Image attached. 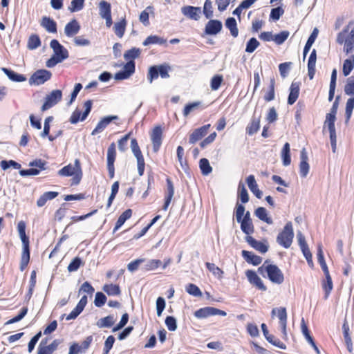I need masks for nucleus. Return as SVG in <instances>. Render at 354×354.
<instances>
[{
  "instance_id": "obj_1",
  "label": "nucleus",
  "mask_w": 354,
  "mask_h": 354,
  "mask_svg": "<svg viewBox=\"0 0 354 354\" xmlns=\"http://www.w3.org/2000/svg\"><path fill=\"white\" fill-rule=\"evenodd\" d=\"M336 41L344 45V52L349 54L354 50V22L350 21L337 35Z\"/></svg>"
},
{
  "instance_id": "obj_2",
  "label": "nucleus",
  "mask_w": 354,
  "mask_h": 354,
  "mask_svg": "<svg viewBox=\"0 0 354 354\" xmlns=\"http://www.w3.org/2000/svg\"><path fill=\"white\" fill-rule=\"evenodd\" d=\"M58 174L62 176H73L71 185H77L82 178V170L80 161L75 159L74 164H69L58 171Z\"/></svg>"
},
{
  "instance_id": "obj_3",
  "label": "nucleus",
  "mask_w": 354,
  "mask_h": 354,
  "mask_svg": "<svg viewBox=\"0 0 354 354\" xmlns=\"http://www.w3.org/2000/svg\"><path fill=\"white\" fill-rule=\"evenodd\" d=\"M259 270L260 272L265 270L268 274V279L272 283L281 284L284 281L283 274L276 265L267 264V261H266L263 266L259 268Z\"/></svg>"
},
{
  "instance_id": "obj_4",
  "label": "nucleus",
  "mask_w": 354,
  "mask_h": 354,
  "mask_svg": "<svg viewBox=\"0 0 354 354\" xmlns=\"http://www.w3.org/2000/svg\"><path fill=\"white\" fill-rule=\"evenodd\" d=\"M294 232L291 222L286 224L283 230L277 237V242L285 248H289L292 243Z\"/></svg>"
},
{
  "instance_id": "obj_5",
  "label": "nucleus",
  "mask_w": 354,
  "mask_h": 354,
  "mask_svg": "<svg viewBox=\"0 0 354 354\" xmlns=\"http://www.w3.org/2000/svg\"><path fill=\"white\" fill-rule=\"evenodd\" d=\"M170 70V66L166 64L151 66L149 68L147 80L150 83H152L153 80L157 79L159 75L163 79L169 78V71Z\"/></svg>"
},
{
  "instance_id": "obj_6",
  "label": "nucleus",
  "mask_w": 354,
  "mask_h": 354,
  "mask_svg": "<svg viewBox=\"0 0 354 354\" xmlns=\"http://www.w3.org/2000/svg\"><path fill=\"white\" fill-rule=\"evenodd\" d=\"M93 102L92 100H87L84 104V107L85 109L84 113L81 114V111L76 109L73 113H72V115L70 118V122L71 124H76L80 120L84 121L87 116L88 115L89 113L91 112V108H92Z\"/></svg>"
},
{
  "instance_id": "obj_7",
  "label": "nucleus",
  "mask_w": 354,
  "mask_h": 354,
  "mask_svg": "<svg viewBox=\"0 0 354 354\" xmlns=\"http://www.w3.org/2000/svg\"><path fill=\"white\" fill-rule=\"evenodd\" d=\"M62 97V93L60 90H53L45 97V102L41 106V111H45L57 104Z\"/></svg>"
},
{
  "instance_id": "obj_8",
  "label": "nucleus",
  "mask_w": 354,
  "mask_h": 354,
  "mask_svg": "<svg viewBox=\"0 0 354 354\" xmlns=\"http://www.w3.org/2000/svg\"><path fill=\"white\" fill-rule=\"evenodd\" d=\"M51 73L47 70H38L29 79L30 84L41 85L50 80Z\"/></svg>"
},
{
  "instance_id": "obj_9",
  "label": "nucleus",
  "mask_w": 354,
  "mask_h": 354,
  "mask_svg": "<svg viewBox=\"0 0 354 354\" xmlns=\"http://www.w3.org/2000/svg\"><path fill=\"white\" fill-rule=\"evenodd\" d=\"M135 72L134 61L127 62L123 67V70L115 74L114 78L116 80H123L128 79Z\"/></svg>"
},
{
  "instance_id": "obj_10",
  "label": "nucleus",
  "mask_w": 354,
  "mask_h": 354,
  "mask_svg": "<svg viewBox=\"0 0 354 354\" xmlns=\"http://www.w3.org/2000/svg\"><path fill=\"white\" fill-rule=\"evenodd\" d=\"M50 48L53 50L54 57L64 61L68 57V52L59 42L56 39H53L50 44Z\"/></svg>"
},
{
  "instance_id": "obj_11",
  "label": "nucleus",
  "mask_w": 354,
  "mask_h": 354,
  "mask_svg": "<svg viewBox=\"0 0 354 354\" xmlns=\"http://www.w3.org/2000/svg\"><path fill=\"white\" fill-rule=\"evenodd\" d=\"M181 12L187 18L197 21L200 18L201 9L200 7L185 6L181 8Z\"/></svg>"
},
{
  "instance_id": "obj_12",
  "label": "nucleus",
  "mask_w": 354,
  "mask_h": 354,
  "mask_svg": "<svg viewBox=\"0 0 354 354\" xmlns=\"http://www.w3.org/2000/svg\"><path fill=\"white\" fill-rule=\"evenodd\" d=\"M162 129L160 127H156L151 134V140L153 144V149L154 152H157L162 144Z\"/></svg>"
},
{
  "instance_id": "obj_13",
  "label": "nucleus",
  "mask_w": 354,
  "mask_h": 354,
  "mask_svg": "<svg viewBox=\"0 0 354 354\" xmlns=\"http://www.w3.org/2000/svg\"><path fill=\"white\" fill-rule=\"evenodd\" d=\"M245 274L250 283L255 286L259 290L263 291L266 290V287L264 286L261 279L257 274L254 271L248 270Z\"/></svg>"
},
{
  "instance_id": "obj_14",
  "label": "nucleus",
  "mask_w": 354,
  "mask_h": 354,
  "mask_svg": "<svg viewBox=\"0 0 354 354\" xmlns=\"http://www.w3.org/2000/svg\"><path fill=\"white\" fill-rule=\"evenodd\" d=\"M88 301L87 296L84 295L76 307L67 315L66 320L75 319L84 310Z\"/></svg>"
},
{
  "instance_id": "obj_15",
  "label": "nucleus",
  "mask_w": 354,
  "mask_h": 354,
  "mask_svg": "<svg viewBox=\"0 0 354 354\" xmlns=\"http://www.w3.org/2000/svg\"><path fill=\"white\" fill-rule=\"evenodd\" d=\"M88 301L87 296L84 295L76 307L67 315L66 320L75 319L84 310Z\"/></svg>"
},
{
  "instance_id": "obj_16",
  "label": "nucleus",
  "mask_w": 354,
  "mask_h": 354,
  "mask_svg": "<svg viewBox=\"0 0 354 354\" xmlns=\"http://www.w3.org/2000/svg\"><path fill=\"white\" fill-rule=\"evenodd\" d=\"M88 301L87 296L84 295L76 307L67 315L66 320L75 319L84 310Z\"/></svg>"
},
{
  "instance_id": "obj_17",
  "label": "nucleus",
  "mask_w": 354,
  "mask_h": 354,
  "mask_svg": "<svg viewBox=\"0 0 354 354\" xmlns=\"http://www.w3.org/2000/svg\"><path fill=\"white\" fill-rule=\"evenodd\" d=\"M300 158L299 172L301 176L305 178L308 174L310 166L308 163L307 152L304 148L301 151Z\"/></svg>"
},
{
  "instance_id": "obj_18",
  "label": "nucleus",
  "mask_w": 354,
  "mask_h": 354,
  "mask_svg": "<svg viewBox=\"0 0 354 354\" xmlns=\"http://www.w3.org/2000/svg\"><path fill=\"white\" fill-rule=\"evenodd\" d=\"M222 29V23L218 20H209L205 26V32L207 35H214Z\"/></svg>"
},
{
  "instance_id": "obj_19",
  "label": "nucleus",
  "mask_w": 354,
  "mask_h": 354,
  "mask_svg": "<svg viewBox=\"0 0 354 354\" xmlns=\"http://www.w3.org/2000/svg\"><path fill=\"white\" fill-rule=\"evenodd\" d=\"M80 30V25L76 19H73L64 28V33L68 37H73L77 35Z\"/></svg>"
},
{
  "instance_id": "obj_20",
  "label": "nucleus",
  "mask_w": 354,
  "mask_h": 354,
  "mask_svg": "<svg viewBox=\"0 0 354 354\" xmlns=\"http://www.w3.org/2000/svg\"><path fill=\"white\" fill-rule=\"evenodd\" d=\"M210 127V124L204 125L198 129H195L189 136V142L194 144L205 136Z\"/></svg>"
},
{
  "instance_id": "obj_21",
  "label": "nucleus",
  "mask_w": 354,
  "mask_h": 354,
  "mask_svg": "<svg viewBox=\"0 0 354 354\" xmlns=\"http://www.w3.org/2000/svg\"><path fill=\"white\" fill-rule=\"evenodd\" d=\"M118 116H106L102 118L97 124L96 127L93 130L91 134L96 135L101 133L113 120H117Z\"/></svg>"
},
{
  "instance_id": "obj_22",
  "label": "nucleus",
  "mask_w": 354,
  "mask_h": 354,
  "mask_svg": "<svg viewBox=\"0 0 354 354\" xmlns=\"http://www.w3.org/2000/svg\"><path fill=\"white\" fill-rule=\"evenodd\" d=\"M246 241L250 246L261 253H266L268 250V245L261 241H257L250 236L246 237Z\"/></svg>"
},
{
  "instance_id": "obj_23",
  "label": "nucleus",
  "mask_w": 354,
  "mask_h": 354,
  "mask_svg": "<svg viewBox=\"0 0 354 354\" xmlns=\"http://www.w3.org/2000/svg\"><path fill=\"white\" fill-rule=\"evenodd\" d=\"M246 182L249 189L253 193V194H254L257 198H261L263 193L258 188V185L255 180L254 176L253 175H250L248 176Z\"/></svg>"
},
{
  "instance_id": "obj_24",
  "label": "nucleus",
  "mask_w": 354,
  "mask_h": 354,
  "mask_svg": "<svg viewBox=\"0 0 354 354\" xmlns=\"http://www.w3.org/2000/svg\"><path fill=\"white\" fill-rule=\"evenodd\" d=\"M299 94V83L293 82L290 88V93L288 98V104H293L297 100Z\"/></svg>"
},
{
  "instance_id": "obj_25",
  "label": "nucleus",
  "mask_w": 354,
  "mask_h": 354,
  "mask_svg": "<svg viewBox=\"0 0 354 354\" xmlns=\"http://www.w3.org/2000/svg\"><path fill=\"white\" fill-rule=\"evenodd\" d=\"M40 24L47 32L51 33L57 32V24L50 17H43Z\"/></svg>"
},
{
  "instance_id": "obj_26",
  "label": "nucleus",
  "mask_w": 354,
  "mask_h": 354,
  "mask_svg": "<svg viewBox=\"0 0 354 354\" xmlns=\"http://www.w3.org/2000/svg\"><path fill=\"white\" fill-rule=\"evenodd\" d=\"M167 192L165 196V204L162 207L164 210L167 209L174 194V187L171 180L169 178L167 179Z\"/></svg>"
},
{
  "instance_id": "obj_27",
  "label": "nucleus",
  "mask_w": 354,
  "mask_h": 354,
  "mask_svg": "<svg viewBox=\"0 0 354 354\" xmlns=\"http://www.w3.org/2000/svg\"><path fill=\"white\" fill-rule=\"evenodd\" d=\"M242 256L247 262L252 263L254 266H258L262 261L261 257L246 250L242 251Z\"/></svg>"
},
{
  "instance_id": "obj_28",
  "label": "nucleus",
  "mask_w": 354,
  "mask_h": 354,
  "mask_svg": "<svg viewBox=\"0 0 354 354\" xmlns=\"http://www.w3.org/2000/svg\"><path fill=\"white\" fill-rule=\"evenodd\" d=\"M2 71L12 82H22L26 80V77L24 75L17 73L12 70L8 69L6 68H2Z\"/></svg>"
},
{
  "instance_id": "obj_29",
  "label": "nucleus",
  "mask_w": 354,
  "mask_h": 354,
  "mask_svg": "<svg viewBox=\"0 0 354 354\" xmlns=\"http://www.w3.org/2000/svg\"><path fill=\"white\" fill-rule=\"evenodd\" d=\"M255 216L259 218L261 221L266 222L268 224H272L273 221L270 216L268 215V212L266 208L260 207H258L254 212Z\"/></svg>"
},
{
  "instance_id": "obj_30",
  "label": "nucleus",
  "mask_w": 354,
  "mask_h": 354,
  "mask_svg": "<svg viewBox=\"0 0 354 354\" xmlns=\"http://www.w3.org/2000/svg\"><path fill=\"white\" fill-rule=\"evenodd\" d=\"M290 147L288 142H286L281 152V156L284 166H288L291 163Z\"/></svg>"
},
{
  "instance_id": "obj_31",
  "label": "nucleus",
  "mask_w": 354,
  "mask_h": 354,
  "mask_svg": "<svg viewBox=\"0 0 354 354\" xmlns=\"http://www.w3.org/2000/svg\"><path fill=\"white\" fill-rule=\"evenodd\" d=\"M317 35H318V30L317 28H315L313 31V32L311 33V35H310V37H308V40H307V42L304 46V60L306 58V56L307 55V53H308V51L310 50L312 45L313 44V43L315 42L317 37Z\"/></svg>"
},
{
  "instance_id": "obj_32",
  "label": "nucleus",
  "mask_w": 354,
  "mask_h": 354,
  "mask_svg": "<svg viewBox=\"0 0 354 354\" xmlns=\"http://www.w3.org/2000/svg\"><path fill=\"white\" fill-rule=\"evenodd\" d=\"M354 67V55L344 60L343 64L342 73L344 76H348Z\"/></svg>"
},
{
  "instance_id": "obj_33",
  "label": "nucleus",
  "mask_w": 354,
  "mask_h": 354,
  "mask_svg": "<svg viewBox=\"0 0 354 354\" xmlns=\"http://www.w3.org/2000/svg\"><path fill=\"white\" fill-rule=\"evenodd\" d=\"M272 315H277L279 319V324L287 322L286 309L283 307L274 308L272 310Z\"/></svg>"
},
{
  "instance_id": "obj_34",
  "label": "nucleus",
  "mask_w": 354,
  "mask_h": 354,
  "mask_svg": "<svg viewBox=\"0 0 354 354\" xmlns=\"http://www.w3.org/2000/svg\"><path fill=\"white\" fill-rule=\"evenodd\" d=\"M213 315V307H205L194 312V316L198 319L207 318Z\"/></svg>"
},
{
  "instance_id": "obj_35",
  "label": "nucleus",
  "mask_w": 354,
  "mask_h": 354,
  "mask_svg": "<svg viewBox=\"0 0 354 354\" xmlns=\"http://www.w3.org/2000/svg\"><path fill=\"white\" fill-rule=\"evenodd\" d=\"M132 215V211L130 209L124 211L118 218L115 226L114 227V231L118 230L119 228L122 227V225L125 223V221L129 219Z\"/></svg>"
},
{
  "instance_id": "obj_36",
  "label": "nucleus",
  "mask_w": 354,
  "mask_h": 354,
  "mask_svg": "<svg viewBox=\"0 0 354 354\" xmlns=\"http://www.w3.org/2000/svg\"><path fill=\"white\" fill-rule=\"evenodd\" d=\"M225 26L230 30L231 35L236 37L239 34L236 19L233 17L228 18L225 21Z\"/></svg>"
},
{
  "instance_id": "obj_37",
  "label": "nucleus",
  "mask_w": 354,
  "mask_h": 354,
  "mask_svg": "<svg viewBox=\"0 0 354 354\" xmlns=\"http://www.w3.org/2000/svg\"><path fill=\"white\" fill-rule=\"evenodd\" d=\"M317 261L321 266V268L324 274H328L329 272L327 265L324 260V253L322 250V246L321 244L318 245L317 248Z\"/></svg>"
},
{
  "instance_id": "obj_38",
  "label": "nucleus",
  "mask_w": 354,
  "mask_h": 354,
  "mask_svg": "<svg viewBox=\"0 0 354 354\" xmlns=\"http://www.w3.org/2000/svg\"><path fill=\"white\" fill-rule=\"evenodd\" d=\"M102 289L109 296H116L120 294V288L118 285L105 284Z\"/></svg>"
},
{
  "instance_id": "obj_39",
  "label": "nucleus",
  "mask_w": 354,
  "mask_h": 354,
  "mask_svg": "<svg viewBox=\"0 0 354 354\" xmlns=\"http://www.w3.org/2000/svg\"><path fill=\"white\" fill-rule=\"evenodd\" d=\"M115 322V319L113 315H109L104 318L100 319L97 322L96 325L99 328H109L113 325Z\"/></svg>"
},
{
  "instance_id": "obj_40",
  "label": "nucleus",
  "mask_w": 354,
  "mask_h": 354,
  "mask_svg": "<svg viewBox=\"0 0 354 354\" xmlns=\"http://www.w3.org/2000/svg\"><path fill=\"white\" fill-rule=\"evenodd\" d=\"M166 40L164 38L160 37L156 35H150L146 38L143 41L144 46H148L150 44H164Z\"/></svg>"
},
{
  "instance_id": "obj_41",
  "label": "nucleus",
  "mask_w": 354,
  "mask_h": 354,
  "mask_svg": "<svg viewBox=\"0 0 354 354\" xmlns=\"http://www.w3.org/2000/svg\"><path fill=\"white\" fill-rule=\"evenodd\" d=\"M238 196L243 203H246L249 201V196H248V191L242 182H240L239 184Z\"/></svg>"
},
{
  "instance_id": "obj_42",
  "label": "nucleus",
  "mask_w": 354,
  "mask_h": 354,
  "mask_svg": "<svg viewBox=\"0 0 354 354\" xmlns=\"http://www.w3.org/2000/svg\"><path fill=\"white\" fill-rule=\"evenodd\" d=\"M260 128V118H253L251 123L248 126L246 131L249 135L256 133Z\"/></svg>"
},
{
  "instance_id": "obj_43",
  "label": "nucleus",
  "mask_w": 354,
  "mask_h": 354,
  "mask_svg": "<svg viewBox=\"0 0 354 354\" xmlns=\"http://www.w3.org/2000/svg\"><path fill=\"white\" fill-rule=\"evenodd\" d=\"M140 55V48H132L127 50L124 54V58L126 61H133L134 59L138 58Z\"/></svg>"
},
{
  "instance_id": "obj_44",
  "label": "nucleus",
  "mask_w": 354,
  "mask_h": 354,
  "mask_svg": "<svg viewBox=\"0 0 354 354\" xmlns=\"http://www.w3.org/2000/svg\"><path fill=\"white\" fill-rule=\"evenodd\" d=\"M116 151L115 143H111L107 149V165H114Z\"/></svg>"
},
{
  "instance_id": "obj_45",
  "label": "nucleus",
  "mask_w": 354,
  "mask_h": 354,
  "mask_svg": "<svg viewBox=\"0 0 354 354\" xmlns=\"http://www.w3.org/2000/svg\"><path fill=\"white\" fill-rule=\"evenodd\" d=\"M100 15L102 18L107 17L111 15V5L106 1H102L100 3Z\"/></svg>"
},
{
  "instance_id": "obj_46",
  "label": "nucleus",
  "mask_w": 354,
  "mask_h": 354,
  "mask_svg": "<svg viewBox=\"0 0 354 354\" xmlns=\"http://www.w3.org/2000/svg\"><path fill=\"white\" fill-rule=\"evenodd\" d=\"M241 229L246 234L249 235L254 232V225L252 221H241Z\"/></svg>"
},
{
  "instance_id": "obj_47",
  "label": "nucleus",
  "mask_w": 354,
  "mask_h": 354,
  "mask_svg": "<svg viewBox=\"0 0 354 354\" xmlns=\"http://www.w3.org/2000/svg\"><path fill=\"white\" fill-rule=\"evenodd\" d=\"M200 169L203 175H208L212 171V168L209 165L207 159L202 158L200 160Z\"/></svg>"
},
{
  "instance_id": "obj_48",
  "label": "nucleus",
  "mask_w": 354,
  "mask_h": 354,
  "mask_svg": "<svg viewBox=\"0 0 354 354\" xmlns=\"http://www.w3.org/2000/svg\"><path fill=\"white\" fill-rule=\"evenodd\" d=\"M126 26V21L122 19L121 21L115 23L114 25V31L115 35L121 38L124 33Z\"/></svg>"
},
{
  "instance_id": "obj_49",
  "label": "nucleus",
  "mask_w": 354,
  "mask_h": 354,
  "mask_svg": "<svg viewBox=\"0 0 354 354\" xmlns=\"http://www.w3.org/2000/svg\"><path fill=\"white\" fill-rule=\"evenodd\" d=\"M344 92L348 95L354 96V76H351L347 79L346 84L344 86Z\"/></svg>"
},
{
  "instance_id": "obj_50",
  "label": "nucleus",
  "mask_w": 354,
  "mask_h": 354,
  "mask_svg": "<svg viewBox=\"0 0 354 354\" xmlns=\"http://www.w3.org/2000/svg\"><path fill=\"white\" fill-rule=\"evenodd\" d=\"M290 32L287 30L282 31L279 34L274 35V41L277 45L282 44L289 37Z\"/></svg>"
},
{
  "instance_id": "obj_51",
  "label": "nucleus",
  "mask_w": 354,
  "mask_h": 354,
  "mask_svg": "<svg viewBox=\"0 0 354 354\" xmlns=\"http://www.w3.org/2000/svg\"><path fill=\"white\" fill-rule=\"evenodd\" d=\"M274 85L275 82L274 79L270 80V86H269V91L266 93L264 96V100L267 102L272 101L274 99L275 94H274Z\"/></svg>"
},
{
  "instance_id": "obj_52",
  "label": "nucleus",
  "mask_w": 354,
  "mask_h": 354,
  "mask_svg": "<svg viewBox=\"0 0 354 354\" xmlns=\"http://www.w3.org/2000/svg\"><path fill=\"white\" fill-rule=\"evenodd\" d=\"M1 167L3 170H6L10 167H13L15 169H19L21 168V165L15 160H1L0 162Z\"/></svg>"
},
{
  "instance_id": "obj_53",
  "label": "nucleus",
  "mask_w": 354,
  "mask_h": 354,
  "mask_svg": "<svg viewBox=\"0 0 354 354\" xmlns=\"http://www.w3.org/2000/svg\"><path fill=\"white\" fill-rule=\"evenodd\" d=\"M41 44L39 37L36 35H31L28 41V48L29 49H35L38 48Z\"/></svg>"
},
{
  "instance_id": "obj_54",
  "label": "nucleus",
  "mask_w": 354,
  "mask_h": 354,
  "mask_svg": "<svg viewBox=\"0 0 354 354\" xmlns=\"http://www.w3.org/2000/svg\"><path fill=\"white\" fill-rule=\"evenodd\" d=\"M207 268L216 277L218 278H221L223 272L214 263L207 262L205 263Z\"/></svg>"
},
{
  "instance_id": "obj_55",
  "label": "nucleus",
  "mask_w": 354,
  "mask_h": 354,
  "mask_svg": "<svg viewBox=\"0 0 354 354\" xmlns=\"http://www.w3.org/2000/svg\"><path fill=\"white\" fill-rule=\"evenodd\" d=\"M84 0H73L71 3L68 10L71 12H78L84 7Z\"/></svg>"
},
{
  "instance_id": "obj_56",
  "label": "nucleus",
  "mask_w": 354,
  "mask_h": 354,
  "mask_svg": "<svg viewBox=\"0 0 354 354\" xmlns=\"http://www.w3.org/2000/svg\"><path fill=\"white\" fill-rule=\"evenodd\" d=\"M354 109V96L348 99L346 104V122H348L353 113V110Z\"/></svg>"
},
{
  "instance_id": "obj_57",
  "label": "nucleus",
  "mask_w": 354,
  "mask_h": 354,
  "mask_svg": "<svg viewBox=\"0 0 354 354\" xmlns=\"http://www.w3.org/2000/svg\"><path fill=\"white\" fill-rule=\"evenodd\" d=\"M201 104V102H194L193 103L187 104L183 110V115L187 117L190 113L198 109Z\"/></svg>"
},
{
  "instance_id": "obj_58",
  "label": "nucleus",
  "mask_w": 354,
  "mask_h": 354,
  "mask_svg": "<svg viewBox=\"0 0 354 354\" xmlns=\"http://www.w3.org/2000/svg\"><path fill=\"white\" fill-rule=\"evenodd\" d=\"M186 291L191 295L194 297H201L202 292L199 288L193 283H189L186 286Z\"/></svg>"
},
{
  "instance_id": "obj_59",
  "label": "nucleus",
  "mask_w": 354,
  "mask_h": 354,
  "mask_svg": "<svg viewBox=\"0 0 354 354\" xmlns=\"http://www.w3.org/2000/svg\"><path fill=\"white\" fill-rule=\"evenodd\" d=\"M131 148L133 153L138 160V158H142L143 156L138 146V142L136 139H132L131 141Z\"/></svg>"
},
{
  "instance_id": "obj_60",
  "label": "nucleus",
  "mask_w": 354,
  "mask_h": 354,
  "mask_svg": "<svg viewBox=\"0 0 354 354\" xmlns=\"http://www.w3.org/2000/svg\"><path fill=\"white\" fill-rule=\"evenodd\" d=\"M162 264L161 261L156 259H151L148 261L145 265V270L147 271L154 270Z\"/></svg>"
},
{
  "instance_id": "obj_61",
  "label": "nucleus",
  "mask_w": 354,
  "mask_h": 354,
  "mask_svg": "<svg viewBox=\"0 0 354 354\" xmlns=\"http://www.w3.org/2000/svg\"><path fill=\"white\" fill-rule=\"evenodd\" d=\"M336 119V115L327 113L326 116V120L324 122V127H328V131L329 130H335V121Z\"/></svg>"
},
{
  "instance_id": "obj_62",
  "label": "nucleus",
  "mask_w": 354,
  "mask_h": 354,
  "mask_svg": "<svg viewBox=\"0 0 354 354\" xmlns=\"http://www.w3.org/2000/svg\"><path fill=\"white\" fill-rule=\"evenodd\" d=\"M259 46V42L256 38H251L247 43L245 51L248 53H253L256 48Z\"/></svg>"
},
{
  "instance_id": "obj_63",
  "label": "nucleus",
  "mask_w": 354,
  "mask_h": 354,
  "mask_svg": "<svg viewBox=\"0 0 354 354\" xmlns=\"http://www.w3.org/2000/svg\"><path fill=\"white\" fill-rule=\"evenodd\" d=\"M284 13V10L281 7L272 8L270 12V17L274 21H277Z\"/></svg>"
},
{
  "instance_id": "obj_64",
  "label": "nucleus",
  "mask_w": 354,
  "mask_h": 354,
  "mask_svg": "<svg viewBox=\"0 0 354 354\" xmlns=\"http://www.w3.org/2000/svg\"><path fill=\"white\" fill-rule=\"evenodd\" d=\"M82 264V261L80 258L75 257L72 260V261L69 263L68 266V270L69 272H75L77 271L80 266Z\"/></svg>"
}]
</instances>
